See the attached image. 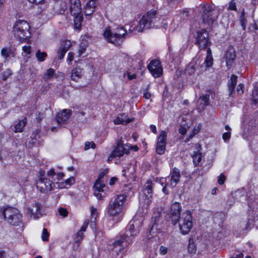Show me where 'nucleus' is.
Instances as JSON below:
<instances>
[{"instance_id": "423d86ee", "label": "nucleus", "mask_w": 258, "mask_h": 258, "mask_svg": "<svg viewBox=\"0 0 258 258\" xmlns=\"http://www.w3.org/2000/svg\"><path fill=\"white\" fill-rule=\"evenodd\" d=\"M70 12L74 17L75 28L79 29L83 20V15L80 0H70Z\"/></svg>"}, {"instance_id": "7c9ffc66", "label": "nucleus", "mask_w": 258, "mask_h": 258, "mask_svg": "<svg viewBox=\"0 0 258 258\" xmlns=\"http://www.w3.org/2000/svg\"><path fill=\"white\" fill-rule=\"evenodd\" d=\"M166 136L167 133L165 131H162L158 137L157 144H166Z\"/></svg>"}, {"instance_id": "c756f323", "label": "nucleus", "mask_w": 258, "mask_h": 258, "mask_svg": "<svg viewBox=\"0 0 258 258\" xmlns=\"http://www.w3.org/2000/svg\"><path fill=\"white\" fill-rule=\"evenodd\" d=\"M137 225V222L134 220L130 222L128 229L131 233V236H136L139 233V229H135V226Z\"/></svg>"}, {"instance_id": "6e6d98bb", "label": "nucleus", "mask_w": 258, "mask_h": 258, "mask_svg": "<svg viewBox=\"0 0 258 258\" xmlns=\"http://www.w3.org/2000/svg\"><path fill=\"white\" fill-rule=\"evenodd\" d=\"M200 128H201L200 125H198L197 127H194V128L193 129V134L190 135L189 136V138H192L194 135L198 134L200 132Z\"/></svg>"}, {"instance_id": "09e8293b", "label": "nucleus", "mask_w": 258, "mask_h": 258, "mask_svg": "<svg viewBox=\"0 0 258 258\" xmlns=\"http://www.w3.org/2000/svg\"><path fill=\"white\" fill-rule=\"evenodd\" d=\"M66 52L67 51H66L65 50H63L60 48H59L58 52H57L58 58L60 59H62L65 55Z\"/></svg>"}, {"instance_id": "412c9836", "label": "nucleus", "mask_w": 258, "mask_h": 258, "mask_svg": "<svg viewBox=\"0 0 258 258\" xmlns=\"http://www.w3.org/2000/svg\"><path fill=\"white\" fill-rule=\"evenodd\" d=\"M72 114V111L70 109H63L60 112L58 113L57 115V121L58 123H63L66 121L70 117Z\"/></svg>"}, {"instance_id": "4d7b16f0", "label": "nucleus", "mask_w": 258, "mask_h": 258, "mask_svg": "<svg viewBox=\"0 0 258 258\" xmlns=\"http://www.w3.org/2000/svg\"><path fill=\"white\" fill-rule=\"evenodd\" d=\"M179 132L180 134L184 135L187 132V128L185 126H181L179 128Z\"/></svg>"}, {"instance_id": "f8f14e48", "label": "nucleus", "mask_w": 258, "mask_h": 258, "mask_svg": "<svg viewBox=\"0 0 258 258\" xmlns=\"http://www.w3.org/2000/svg\"><path fill=\"white\" fill-rule=\"evenodd\" d=\"M98 0H89L83 8V13L87 19L90 20L97 8Z\"/></svg>"}, {"instance_id": "c9c22d12", "label": "nucleus", "mask_w": 258, "mask_h": 258, "mask_svg": "<svg viewBox=\"0 0 258 258\" xmlns=\"http://www.w3.org/2000/svg\"><path fill=\"white\" fill-rule=\"evenodd\" d=\"M54 74V70L53 69H49L47 70L43 76V79L45 80L51 79Z\"/></svg>"}, {"instance_id": "680f3d73", "label": "nucleus", "mask_w": 258, "mask_h": 258, "mask_svg": "<svg viewBox=\"0 0 258 258\" xmlns=\"http://www.w3.org/2000/svg\"><path fill=\"white\" fill-rule=\"evenodd\" d=\"M117 178L115 177H111L109 181V184L110 185H113L115 182L117 181Z\"/></svg>"}, {"instance_id": "864d4df0", "label": "nucleus", "mask_w": 258, "mask_h": 258, "mask_svg": "<svg viewBox=\"0 0 258 258\" xmlns=\"http://www.w3.org/2000/svg\"><path fill=\"white\" fill-rule=\"evenodd\" d=\"M91 215L92 217V219L94 218V219L95 220L97 217V212L96 208L93 207L91 208Z\"/></svg>"}, {"instance_id": "7ed1b4c3", "label": "nucleus", "mask_w": 258, "mask_h": 258, "mask_svg": "<svg viewBox=\"0 0 258 258\" xmlns=\"http://www.w3.org/2000/svg\"><path fill=\"white\" fill-rule=\"evenodd\" d=\"M126 199V195H119L113 200L110 201L106 209L107 215L110 217H116L122 214L125 208Z\"/></svg>"}, {"instance_id": "ddd939ff", "label": "nucleus", "mask_w": 258, "mask_h": 258, "mask_svg": "<svg viewBox=\"0 0 258 258\" xmlns=\"http://www.w3.org/2000/svg\"><path fill=\"white\" fill-rule=\"evenodd\" d=\"M181 210V207L179 203L174 202L171 206L170 218L171 222L174 225H176L179 221Z\"/></svg>"}, {"instance_id": "c03bdc74", "label": "nucleus", "mask_w": 258, "mask_h": 258, "mask_svg": "<svg viewBox=\"0 0 258 258\" xmlns=\"http://www.w3.org/2000/svg\"><path fill=\"white\" fill-rule=\"evenodd\" d=\"M201 99L202 101L204 102L205 106H207L209 104L210 102V96L209 95H205L201 97Z\"/></svg>"}, {"instance_id": "603ef678", "label": "nucleus", "mask_w": 258, "mask_h": 258, "mask_svg": "<svg viewBox=\"0 0 258 258\" xmlns=\"http://www.w3.org/2000/svg\"><path fill=\"white\" fill-rule=\"evenodd\" d=\"M244 85L242 84H239L237 87V92L239 94H241L243 92Z\"/></svg>"}, {"instance_id": "5701e85b", "label": "nucleus", "mask_w": 258, "mask_h": 258, "mask_svg": "<svg viewBox=\"0 0 258 258\" xmlns=\"http://www.w3.org/2000/svg\"><path fill=\"white\" fill-rule=\"evenodd\" d=\"M200 66L197 64V62L193 60L190 62L186 67V71L187 74L189 75H192L194 74H197V73L201 70Z\"/></svg>"}, {"instance_id": "cd10ccee", "label": "nucleus", "mask_w": 258, "mask_h": 258, "mask_svg": "<svg viewBox=\"0 0 258 258\" xmlns=\"http://www.w3.org/2000/svg\"><path fill=\"white\" fill-rule=\"evenodd\" d=\"M237 77L234 75H232L231 77L230 82L228 84L229 95L230 96L234 92L235 87L237 83Z\"/></svg>"}, {"instance_id": "6e6552de", "label": "nucleus", "mask_w": 258, "mask_h": 258, "mask_svg": "<svg viewBox=\"0 0 258 258\" xmlns=\"http://www.w3.org/2000/svg\"><path fill=\"white\" fill-rule=\"evenodd\" d=\"M3 216L5 219L11 225H18L22 221V215L19 211L16 208H7L3 211Z\"/></svg>"}, {"instance_id": "0e129e2a", "label": "nucleus", "mask_w": 258, "mask_h": 258, "mask_svg": "<svg viewBox=\"0 0 258 258\" xmlns=\"http://www.w3.org/2000/svg\"><path fill=\"white\" fill-rule=\"evenodd\" d=\"M168 185L169 186V184L168 183H166L162 188V191L166 195H168L169 194L168 190L166 189V187Z\"/></svg>"}, {"instance_id": "4be33fe9", "label": "nucleus", "mask_w": 258, "mask_h": 258, "mask_svg": "<svg viewBox=\"0 0 258 258\" xmlns=\"http://www.w3.org/2000/svg\"><path fill=\"white\" fill-rule=\"evenodd\" d=\"M84 75L83 69L80 67H76L72 70L71 79L75 82H78Z\"/></svg>"}, {"instance_id": "774afa93", "label": "nucleus", "mask_w": 258, "mask_h": 258, "mask_svg": "<svg viewBox=\"0 0 258 258\" xmlns=\"http://www.w3.org/2000/svg\"><path fill=\"white\" fill-rule=\"evenodd\" d=\"M94 195L97 198V199L101 200L102 199L101 194L99 193V192L97 191V190H95Z\"/></svg>"}, {"instance_id": "2eb2a0df", "label": "nucleus", "mask_w": 258, "mask_h": 258, "mask_svg": "<svg viewBox=\"0 0 258 258\" xmlns=\"http://www.w3.org/2000/svg\"><path fill=\"white\" fill-rule=\"evenodd\" d=\"M213 63V58L212 55V51L210 48H208L207 50V56L205 58L203 65L200 66L201 69L197 74H201L203 71L206 70L207 68L212 66Z\"/></svg>"}, {"instance_id": "79ce46f5", "label": "nucleus", "mask_w": 258, "mask_h": 258, "mask_svg": "<svg viewBox=\"0 0 258 258\" xmlns=\"http://www.w3.org/2000/svg\"><path fill=\"white\" fill-rule=\"evenodd\" d=\"M240 22L243 30H245L246 28V20L244 17V14H242L240 18Z\"/></svg>"}, {"instance_id": "69168bd1", "label": "nucleus", "mask_w": 258, "mask_h": 258, "mask_svg": "<svg viewBox=\"0 0 258 258\" xmlns=\"http://www.w3.org/2000/svg\"><path fill=\"white\" fill-rule=\"evenodd\" d=\"M115 157H116V155H115L114 154H113V151L111 152V154L109 155V156L108 157V159H107V161L108 162H109L110 161H111L112 159Z\"/></svg>"}, {"instance_id": "9b49d317", "label": "nucleus", "mask_w": 258, "mask_h": 258, "mask_svg": "<svg viewBox=\"0 0 258 258\" xmlns=\"http://www.w3.org/2000/svg\"><path fill=\"white\" fill-rule=\"evenodd\" d=\"M148 69L154 78L160 77L163 73L160 62L157 59L152 60L148 64Z\"/></svg>"}, {"instance_id": "dca6fc26", "label": "nucleus", "mask_w": 258, "mask_h": 258, "mask_svg": "<svg viewBox=\"0 0 258 258\" xmlns=\"http://www.w3.org/2000/svg\"><path fill=\"white\" fill-rule=\"evenodd\" d=\"M1 54L4 62L9 61L15 56V51L11 47H4L1 50Z\"/></svg>"}, {"instance_id": "b1692460", "label": "nucleus", "mask_w": 258, "mask_h": 258, "mask_svg": "<svg viewBox=\"0 0 258 258\" xmlns=\"http://www.w3.org/2000/svg\"><path fill=\"white\" fill-rule=\"evenodd\" d=\"M75 179L74 177H71L66 179L64 181L58 182L54 184V186L58 188H69L72 185L75 183Z\"/></svg>"}, {"instance_id": "e2e57ef3", "label": "nucleus", "mask_w": 258, "mask_h": 258, "mask_svg": "<svg viewBox=\"0 0 258 258\" xmlns=\"http://www.w3.org/2000/svg\"><path fill=\"white\" fill-rule=\"evenodd\" d=\"M143 96L146 99H149L151 97V95L149 92L146 90L144 92Z\"/></svg>"}, {"instance_id": "9d476101", "label": "nucleus", "mask_w": 258, "mask_h": 258, "mask_svg": "<svg viewBox=\"0 0 258 258\" xmlns=\"http://www.w3.org/2000/svg\"><path fill=\"white\" fill-rule=\"evenodd\" d=\"M197 43L200 49H205L211 44L209 39V34L207 30L203 29L198 32Z\"/></svg>"}, {"instance_id": "a211bd4d", "label": "nucleus", "mask_w": 258, "mask_h": 258, "mask_svg": "<svg viewBox=\"0 0 258 258\" xmlns=\"http://www.w3.org/2000/svg\"><path fill=\"white\" fill-rule=\"evenodd\" d=\"M170 182L169 183V186H170L171 188H173L179 181L180 178V170L177 168L174 167L170 171Z\"/></svg>"}, {"instance_id": "bb28decb", "label": "nucleus", "mask_w": 258, "mask_h": 258, "mask_svg": "<svg viewBox=\"0 0 258 258\" xmlns=\"http://www.w3.org/2000/svg\"><path fill=\"white\" fill-rule=\"evenodd\" d=\"M197 150L194 151L192 156L193 162L195 165H198L201 161L202 154L201 153V146L200 145H197Z\"/></svg>"}, {"instance_id": "4c0bfd02", "label": "nucleus", "mask_w": 258, "mask_h": 258, "mask_svg": "<svg viewBox=\"0 0 258 258\" xmlns=\"http://www.w3.org/2000/svg\"><path fill=\"white\" fill-rule=\"evenodd\" d=\"M11 75V71L10 69H7L2 73L0 77V80L3 81L6 80Z\"/></svg>"}, {"instance_id": "37998d69", "label": "nucleus", "mask_w": 258, "mask_h": 258, "mask_svg": "<svg viewBox=\"0 0 258 258\" xmlns=\"http://www.w3.org/2000/svg\"><path fill=\"white\" fill-rule=\"evenodd\" d=\"M22 50L23 53H25V55L30 54L31 52V47L30 46L24 45L22 47Z\"/></svg>"}, {"instance_id": "72a5a7b5", "label": "nucleus", "mask_w": 258, "mask_h": 258, "mask_svg": "<svg viewBox=\"0 0 258 258\" xmlns=\"http://www.w3.org/2000/svg\"><path fill=\"white\" fill-rule=\"evenodd\" d=\"M72 45V43L70 40H66L61 42L60 48V49L67 51Z\"/></svg>"}, {"instance_id": "39448f33", "label": "nucleus", "mask_w": 258, "mask_h": 258, "mask_svg": "<svg viewBox=\"0 0 258 258\" xmlns=\"http://www.w3.org/2000/svg\"><path fill=\"white\" fill-rule=\"evenodd\" d=\"M29 29L30 26L26 21H17L13 26L14 35L17 39L23 41L30 37Z\"/></svg>"}, {"instance_id": "20e7f679", "label": "nucleus", "mask_w": 258, "mask_h": 258, "mask_svg": "<svg viewBox=\"0 0 258 258\" xmlns=\"http://www.w3.org/2000/svg\"><path fill=\"white\" fill-rule=\"evenodd\" d=\"M103 35L105 39L108 42L119 45L127 33L123 27H117L112 30L110 27H107L105 29Z\"/></svg>"}, {"instance_id": "2f4dec72", "label": "nucleus", "mask_w": 258, "mask_h": 258, "mask_svg": "<svg viewBox=\"0 0 258 258\" xmlns=\"http://www.w3.org/2000/svg\"><path fill=\"white\" fill-rule=\"evenodd\" d=\"M100 179H101L98 178L95 182L94 185L95 190H97V191L98 192L103 191V188L105 186V184L100 181Z\"/></svg>"}, {"instance_id": "de8ad7c7", "label": "nucleus", "mask_w": 258, "mask_h": 258, "mask_svg": "<svg viewBox=\"0 0 258 258\" xmlns=\"http://www.w3.org/2000/svg\"><path fill=\"white\" fill-rule=\"evenodd\" d=\"M168 248L167 247L164 246H161L159 249V253L161 255H165L167 253Z\"/></svg>"}, {"instance_id": "f3484780", "label": "nucleus", "mask_w": 258, "mask_h": 258, "mask_svg": "<svg viewBox=\"0 0 258 258\" xmlns=\"http://www.w3.org/2000/svg\"><path fill=\"white\" fill-rule=\"evenodd\" d=\"M28 213L31 216H33V218L36 219L42 215V207L40 204L36 203L31 205L28 209Z\"/></svg>"}, {"instance_id": "0eeeda50", "label": "nucleus", "mask_w": 258, "mask_h": 258, "mask_svg": "<svg viewBox=\"0 0 258 258\" xmlns=\"http://www.w3.org/2000/svg\"><path fill=\"white\" fill-rule=\"evenodd\" d=\"M179 228L182 234L185 235L188 233L192 227V219L190 211H186L181 214L179 218L178 223Z\"/></svg>"}, {"instance_id": "e433bc0d", "label": "nucleus", "mask_w": 258, "mask_h": 258, "mask_svg": "<svg viewBox=\"0 0 258 258\" xmlns=\"http://www.w3.org/2000/svg\"><path fill=\"white\" fill-rule=\"evenodd\" d=\"M166 144H157L156 152L159 155H162L165 150Z\"/></svg>"}, {"instance_id": "58836bf2", "label": "nucleus", "mask_w": 258, "mask_h": 258, "mask_svg": "<svg viewBox=\"0 0 258 258\" xmlns=\"http://www.w3.org/2000/svg\"><path fill=\"white\" fill-rule=\"evenodd\" d=\"M84 232L79 230L76 234V237L75 238V242L76 243H79L83 239V238L84 237Z\"/></svg>"}, {"instance_id": "4468645a", "label": "nucleus", "mask_w": 258, "mask_h": 258, "mask_svg": "<svg viewBox=\"0 0 258 258\" xmlns=\"http://www.w3.org/2000/svg\"><path fill=\"white\" fill-rule=\"evenodd\" d=\"M153 183L150 180L147 181L143 187V194L145 197V203L149 205L152 201Z\"/></svg>"}, {"instance_id": "f03ea898", "label": "nucleus", "mask_w": 258, "mask_h": 258, "mask_svg": "<svg viewBox=\"0 0 258 258\" xmlns=\"http://www.w3.org/2000/svg\"><path fill=\"white\" fill-rule=\"evenodd\" d=\"M39 173L40 177L36 183V186L40 192L50 191L53 189L56 188L54 186V184L56 183L58 181L55 182L53 179V175H56V172L54 169L48 170L46 175H45L44 171H40Z\"/></svg>"}, {"instance_id": "a878e982", "label": "nucleus", "mask_w": 258, "mask_h": 258, "mask_svg": "<svg viewBox=\"0 0 258 258\" xmlns=\"http://www.w3.org/2000/svg\"><path fill=\"white\" fill-rule=\"evenodd\" d=\"M124 242H128V237H127L126 235L123 236L120 239L117 240L113 243L114 250L115 251L122 250L124 247L122 244Z\"/></svg>"}, {"instance_id": "bf43d9fd", "label": "nucleus", "mask_w": 258, "mask_h": 258, "mask_svg": "<svg viewBox=\"0 0 258 258\" xmlns=\"http://www.w3.org/2000/svg\"><path fill=\"white\" fill-rule=\"evenodd\" d=\"M86 48L84 46H81L79 50V56H81L85 52Z\"/></svg>"}, {"instance_id": "3c124183", "label": "nucleus", "mask_w": 258, "mask_h": 258, "mask_svg": "<svg viewBox=\"0 0 258 258\" xmlns=\"http://www.w3.org/2000/svg\"><path fill=\"white\" fill-rule=\"evenodd\" d=\"M88 224H89V220H86L84 221V222L83 224L82 225V226H81L80 230L82 231L83 232L86 231V228L88 227Z\"/></svg>"}, {"instance_id": "052dcab7", "label": "nucleus", "mask_w": 258, "mask_h": 258, "mask_svg": "<svg viewBox=\"0 0 258 258\" xmlns=\"http://www.w3.org/2000/svg\"><path fill=\"white\" fill-rule=\"evenodd\" d=\"M74 58V53L73 52H70L68 54V58L67 60L69 61L70 62H71Z\"/></svg>"}, {"instance_id": "f704fd0d", "label": "nucleus", "mask_w": 258, "mask_h": 258, "mask_svg": "<svg viewBox=\"0 0 258 258\" xmlns=\"http://www.w3.org/2000/svg\"><path fill=\"white\" fill-rule=\"evenodd\" d=\"M251 100L255 103L258 101V83L256 84L251 94Z\"/></svg>"}, {"instance_id": "f257e3e1", "label": "nucleus", "mask_w": 258, "mask_h": 258, "mask_svg": "<svg viewBox=\"0 0 258 258\" xmlns=\"http://www.w3.org/2000/svg\"><path fill=\"white\" fill-rule=\"evenodd\" d=\"M163 19L162 16L158 11L151 10L143 16L138 22L137 26L133 30L140 32L145 29H148L160 26L161 21Z\"/></svg>"}, {"instance_id": "338daca9", "label": "nucleus", "mask_w": 258, "mask_h": 258, "mask_svg": "<svg viewBox=\"0 0 258 258\" xmlns=\"http://www.w3.org/2000/svg\"><path fill=\"white\" fill-rule=\"evenodd\" d=\"M108 169H105L102 173H101L99 177H98V178L99 179H101L107 172H108Z\"/></svg>"}, {"instance_id": "13d9d810", "label": "nucleus", "mask_w": 258, "mask_h": 258, "mask_svg": "<svg viewBox=\"0 0 258 258\" xmlns=\"http://www.w3.org/2000/svg\"><path fill=\"white\" fill-rule=\"evenodd\" d=\"M236 9V4L233 1H232L229 6V9L231 10H235Z\"/></svg>"}, {"instance_id": "a18cd8bd", "label": "nucleus", "mask_w": 258, "mask_h": 258, "mask_svg": "<svg viewBox=\"0 0 258 258\" xmlns=\"http://www.w3.org/2000/svg\"><path fill=\"white\" fill-rule=\"evenodd\" d=\"M58 213L59 215L63 217H67L68 214V212L67 211V209L63 208H60L58 209Z\"/></svg>"}, {"instance_id": "393cba45", "label": "nucleus", "mask_w": 258, "mask_h": 258, "mask_svg": "<svg viewBox=\"0 0 258 258\" xmlns=\"http://www.w3.org/2000/svg\"><path fill=\"white\" fill-rule=\"evenodd\" d=\"M133 118H128L125 114H121L118 115L113 121L115 124H126L133 121Z\"/></svg>"}, {"instance_id": "1a4fd4ad", "label": "nucleus", "mask_w": 258, "mask_h": 258, "mask_svg": "<svg viewBox=\"0 0 258 258\" xmlns=\"http://www.w3.org/2000/svg\"><path fill=\"white\" fill-rule=\"evenodd\" d=\"M218 16L217 13L213 10L209 5L204 6L202 14L203 21L205 23L210 25L212 24L216 20Z\"/></svg>"}, {"instance_id": "6ab92c4d", "label": "nucleus", "mask_w": 258, "mask_h": 258, "mask_svg": "<svg viewBox=\"0 0 258 258\" xmlns=\"http://www.w3.org/2000/svg\"><path fill=\"white\" fill-rule=\"evenodd\" d=\"M130 147L127 145L122 144L121 141L118 142L116 148L113 151V154L116 157H121L124 154H127L129 153Z\"/></svg>"}, {"instance_id": "aec40b11", "label": "nucleus", "mask_w": 258, "mask_h": 258, "mask_svg": "<svg viewBox=\"0 0 258 258\" xmlns=\"http://www.w3.org/2000/svg\"><path fill=\"white\" fill-rule=\"evenodd\" d=\"M235 56V52L233 48H230L226 52L224 58L228 68H230L232 66Z\"/></svg>"}, {"instance_id": "473e14b6", "label": "nucleus", "mask_w": 258, "mask_h": 258, "mask_svg": "<svg viewBox=\"0 0 258 258\" xmlns=\"http://www.w3.org/2000/svg\"><path fill=\"white\" fill-rule=\"evenodd\" d=\"M35 55L38 61L42 62L45 60L47 55L46 52H42L40 50H38L36 52Z\"/></svg>"}, {"instance_id": "5fc2aeb1", "label": "nucleus", "mask_w": 258, "mask_h": 258, "mask_svg": "<svg viewBox=\"0 0 258 258\" xmlns=\"http://www.w3.org/2000/svg\"><path fill=\"white\" fill-rule=\"evenodd\" d=\"M63 176V173L62 172H59L58 173H56V175H53V179L54 180H55V177H56V179H57V181L61 179Z\"/></svg>"}, {"instance_id": "8fccbe9b", "label": "nucleus", "mask_w": 258, "mask_h": 258, "mask_svg": "<svg viewBox=\"0 0 258 258\" xmlns=\"http://www.w3.org/2000/svg\"><path fill=\"white\" fill-rule=\"evenodd\" d=\"M230 137H231V132H230L224 133L222 135V138L225 141L229 140L230 138Z\"/></svg>"}, {"instance_id": "49530a36", "label": "nucleus", "mask_w": 258, "mask_h": 258, "mask_svg": "<svg viewBox=\"0 0 258 258\" xmlns=\"http://www.w3.org/2000/svg\"><path fill=\"white\" fill-rule=\"evenodd\" d=\"M226 177L225 175L221 173L218 177V183L220 185L223 184L224 183V181L225 180Z\"/></svg>"}, {"instance_id": "c85d7f7f", "label": "nucleus", "mask_w": 258, "mask_h": 258, "mask_svg": "<svg viewBox=\"0 0 258 258\" xmlns=\"http://www.w3.org/2000/svg\"><path fill=\"white\" fill-rule=\"evenodd\" d=\"M27 122L26 118L20 120L15 125V132H22Z\"/></svg>"}, {"instance_id": "ea45409f", "label": "nucleus", "mask_w": 258, "mask_h": 258, "mask_svg": "<svg viewBox=\"0 0 258 258\" xmlns=\"http://www.w3.org/2000/svg\"><path fill=\"white\" fill-rule=\"evenodd\" d=\"M49 233L47 232L46 229L44 228L43 229L41 238L44 241H47L48 240Z\"/></svg>"}, {"instance_id": "a19ab883", "label": "nucleus", "mask_w": 258, "mask_h": 258, "mask_svg": "<svg viewBox=\"0 0 258 258\" xmlns=\"http://www.w3.org/2000/svg\"><path fill=\"white\" fill-rule=\"evenodd\" d=\"M95 144L93 142H87L85 143L84 149L87 150L90 148H95Z\"/></svg>"}]
</instances>
